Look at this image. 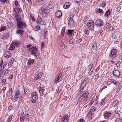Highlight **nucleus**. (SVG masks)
Masks as SVG:
<instances>
[{"mask_svg":"<svg viewBox=\"0 0 122 122\" xmlns=\"http://www.w3.org/2000/svg\"><path fill=\"white\" fill-rule=\"evenodd\" d=\"M88 20V17H85L84 19L83 20V21H84V22H85L87 21Z\"/></svg>","mask_w":122,"mask_h":122,"instance_id":"nucleus-64","label":"nucleus"},{"mask_svg":"<svg viewBox=\"0 0 122 122\" xmlns=\"http://www.w3.org/2000/svg\"><path fill=\"white\" fill-rule=\"evenodd\" d=\"M82 92L81 93H79L78 94L77 96V98H82Z\"/></svg>","mask_w":122,"mask_h":122,"instance_id":"nucleus-48","label":"nucleus"},{"mask_svg":"<svg viewBox=\"0 0 122 122\" xmlns=\"http://www.w3.org/2000/svg\"><path fill=\"white\" fill-rule=\"evenodd\" d=\"M7 89V87L6 86L4 87L3 88L1 91L0 92V93H3L5 92V91Z\"/></svg>","mask_w":122,"mask_h":122,"instance_id":"nucleus-44","label":"nucleus"},{"mask_svg":"<svg viewBox=\"0 0 122 122\" xmlns=\"http://www.w3.org/2000/svg\"><path fill=\"white\" fill-rule=\"evenodd\" d=\"M111 115V113L109 112H106L104 113L103 116L104 118L106 119L108 118Z\"/></svg>","mask_w":122,"mask_h":122,"instance_id":"nucleus-21","label":"nucleus"},{"mask_svg":"<svg viewBox=\"0 0 122 122\" xmlns=\"http://www.w3.org/2000/svg\"><path fill=\"white\" fill-rule=\"evenodd\" d=\"M89 81V80L88 78L86 77L83 80L81 84H83L84 85L86 86V85L88 83Z\"/></svg>","mask_w":122,"mask_h":122,"instance_id":"nucleus-23","label":"nucleus"},{"mask_svg":"<svg viewBox=\"0 0 122 122\" xmlns=\"http://www.w3.org/2000/svg\"><path fill=\"white\" fill-rule=\"evenodd\" d=\"M65 28L63 27L62 28V30L61 31V37H63L64 36V33L65 32Z\"/></svg>","mask_w":122,"mask_h":122,"instance_id":"nucleus-37","label":"nucleus"},{"mask_svg":"<svg viewBox=\"0 0 122 122\" xmlns=\"http://www.w3.org/2000/svg\"><path fill=\"white\" fill-rule=\"evenodd\" d=\"M44 2V0H39L38 2L40 4H42Z\"/></svg>","mask_w":122,"mask_h":122,"instance_id":"nucleus-55","label":"nucleus"},{"mask_svg":"<svg viewBox=\"0 0 122 122\" xmlns=\"http://www.w3.org/2000/svg\"><path fill=\"white\" fill-rule=\"evenodd\" d=\"M121 8V6H119V7H118L117 9V10H116L117 11V12H119L120 11V10Z\"/></svg>","mask_w":122,"mask_h":122,"instance_id":"nucleus-63","label":"nucleus"},{"mask_svg":"<svg viewBox=\"0 0 122 122\" xmlns=\"http://www.w3.org/2000/svg\"><path fill=\"white\" fill-rule=\"evenodd\" d=\"M62 15V13L59 10L57 11L56 13V16L58 18H60L61 17Z\"/></svg>","mask_w":122,"mask_h":122,"instance_id":"nucleus-29","label":"nucleus"},{"mask_svg":"<svg viewBox=\"0 0 122 122\" xmlns=\"http://www.w3.org/2000/svg\"><path fill=\"white\" fill-rule=\"evenodd\" d=\"M19 42H13L10 46V50H13L15 48V47H17L19 46Z\"/></svg>","mask_w":122,"mask_h":122,"instance_id":"nucleus-10","label":"nucleus"},{"mask_svg":"<svg viewBox=\"0 0 122 122\" xmlns=\"http://www.w3.org/2000/svg\"><path fill=\"white\" fill-rule=\"evenodd\" d=\"M114 28L112 26H110V27L109 28V29L108 30H109L110 31H112L113 30Z\"/></svg>","mask_w":122,"mask_h":122,"instance_id":"nucleus-61","label":"nucleus"},{"mask_svg":"<svg viewBox=\"0 0 122 122\" xmlns=\"http://www.w3.org/2000/svg\"><path fill=\"white\" fill-rule=\"evenodd\" d=\"M74 32V30H68L67 34L68 35V36L70 37H71L73 36Z\"/></svg>","mask_w":122,"mask_h":122,"instance_id":"nucleus-22","label":"nucleus"},{"mask_svg":"<svg viewBox=\"0 0 122 122\" xmlns=\"http://www.w3.org/2000/svg\"><path fill=\"white\" fill-rule=\"evenodd\" d=\"M70 6V4L69 2H67L64 5L63 7L65 9H68Z\"/></svg>","mask_w":122,"mask_h":122,"instance_id":"nucleus-35","label":"nucleus"},{"mask_svg":"<svg viewBox=\"0 0 122 122\" xmlns=\"http://www.w3.org/2000/svg\"><path fill=\"white\" fill-rule=\"evenodd\" d=\"M7 64V62H3V60H1L0 61V65H2V66L3 67V68H5Z\"/></svg>","mask_w":122,"mask_h":122,"instance_id":"nucleus-34","label":"nucleus"},{"mask_svg":"<svg viewBox=\"0 0 122 122\" xmlns=\"http://www.w3.org/2000/svg\"><path fill=\"white\" fill-rule=\"evenodd\" d=\"M111 11L110 9L108 10L106 12L104 15L105 16H106L107 17H108L109 16L111 15Z\"/></svg>","mask_w":122,"mask_h":122,"instance_id":"nucleus-33","label":"nucleus"},{"mask_svg":"<svg viewBox=\"0 0 122 122\" xmlns=\"http://www.w3.org/2000/svg\"><path fill=\"white\" fill-rule=\"evenodd\" d=\"M94 24V22L92 20H90L87 24V26L89 27L92 26V27H93L92 26Z\"/></svg>","mask_w":122,"mask_h":122,"instance_id":"nucleus-32","label":"nucleus"},{"mask_svg":"<svg viewBox=\"0 0 122 122\" xmlns=\"http://www.w3.org/2000/svg\"><path fill=\"white\" fill-rule=\"evenodd\" d=\"M37 23L41 25H44L45 24V22L44 20H43L40 17H38L37 19Z\"/></svg>","mask_w":122,"mask_h":122,"instance_id":"nucleus-15","label":"nucleus"},{"mask_svg":"<svg viewBox=\"0 0 122 122\" xmlns=\"http://www.w3.org/2000/svg\"><path fill=\"white\" fill-rule=\"evenodd\" d=\"M17 25L18 28L23 29V28L26 27V25L25 23L23 22L22 19L20 20H17Z\"/></svg>","mask_w":122,"mask_h":122,"instance_id":"nucleus-6","label":"nucleus"},{"mask_svg":"<svg viewBox=\"0 0 122 122\" xmlns=\"http://www.w3.org/2000/svg\"><path fill=\"white\" fill-rule=\"evenodd\" d=\"M61 120L62 122H68L69 117L68 116L66 115H64L62 117Z\"/></svg>","mask_w":122,"mask_h":122,"instance_id":"nucleus-16","label":"nucleus"},{"mask_svg":"<svg viewBox=\"0 0 122 122\" xmlns=\"http://www.w3.org/2000/svg\"><path fill=\"white\" fill-rule=\"evenodd\" d=\"M116 114H118V115H117L118 117H120L121 114V112L120 111H117Z\"/></svg>","mask_w":122,"mask_h":122,"instance_id":"nucleus-52","label":"nucleus"},{"mask_svg":"<svg viewBox=\"0 0 122 122\" xmlns=\"http://www.w3.org/2000/svg\"><path fill=\"white\" fill-rule=\"evenodd\" d=\"M119 104V101L117 100H115L113 102L112 106L113 107H115Z\"/></svg>","mask_w":122,"mask_h":122,"instance_id":"nucleus-31","label":"nucleus"},{"mask_svg":"<svg viewBox=\"0 0 122 122\" xmlns=\"http://www.w3.org/2000/svg\"><path fill=\"white\" fill-rule=\"evenodd\" d=\"M54 5V4L53 1H51L49 3L48 6V7L49 9H51L53 7Z\"/></svg>","mask_w":122,"mask_h":122,"instance_id":"nucleus-26","label":"nucleus"},{"mask_svg":"<svg viewBox=\"0 0 122 122\" xmlns=\"http://www.w3.org/2000/svg\"><path fill=\"white\" fill-rule=\"evenodd\" d=\"M98 97L99 95H98L97 96L94 95L93 97L91 102L92 104H93V105H96L98 103Z\"/></svg>","mask_w":122,"mask_h":122,"instance_id":"nucleus-9","label":"nucleus"},{"mask_svg":"<svg viewBox=\"0 0 122 122\" xmlns=\"http://www.w3.org/2000/svg\"><path fill=\"white\" fill-rule=\"evenodd\" d=\"M21 96L20 91L19 90L17 91L12 96L11 100L13 102H15L20 98Z\"/></svg>","mask_w":122,"mask_h":122,"instance_id":"nucleus-3","label":"nucleus"},{"mask_svg":"<svg viewBox=\"0 0 122 122\" xmlns=\"http://www.w3.org/2000/svg\"><path fill=\"white\" fill-rule=\"evenodd\" d=\"M96 12L97 13H100L101 14H102L104 12L100 8L98 9L97 10Z\"/></svg>","mask_w":122,"mask_h":122,"instance_id":"nucleus-38","label":"nucleus"},{"mask_svg":"<svg viewBox=\"0 0 122 122\" xmlns=\"http://www.w3.org/2000/svg\"><path fill=\"white\" fill-rule=\"evenodd\" d=\"M31 59H29L28 61L27 62V64L29 66H30L32 64L34 63V60H30Z\"/></svg>","mask_w":122,"mask_h":122,"instance_id":"nucleus-36","label":"nucleus"},{"mask_svg":"<svg viewBox=\"0 0 122 122\" xmlns=\"http://www.w3.org/2000/svg\"><path fill=\"white\" fill-rule=\"evenodd\" d=\"M9 32H6V33H4L2 36L1 38L0 39L1 41H2L4 40H6L9 37Z\"/></svg>","mask_w":122,"mask_h":122,"instance_id":"nucleus-12","label":"nucleus"},{"mask_svg":"<svg viewBox=\"0 0 122 122\" xmlns=\"http://www.w3.org/2000/svg\"><path fill=\"white\" fill-rule=\"evenodd\" d=\"M41 15L44 17L47 16V14L50 12V10L44 6H42L40 10Z\"/></svg>","mask_w":122,"mask_h":122,"instance_id":"nucleus-2","label":"nucleus"},{"mask_svg":"<svg viewBox=\"0 0 122 122\" xmlns=\"http://www.w3.org/2000/svg\"><path fill=\"white\" fill-rule=\"evenodd\" d=\"M76 101L77 102V104L80 102H83L82 98H78L77 99V100Z\"/></svg>","mask_w":122,"mask_h":122,"instance_id":"nucleus-47","label":"nucleus"},{"mask_svg":"<svg viewBox=\"0 0 122 122\" xmlns=\"http://www.w3.org/2000/svg\"><path fill=\"white\" fill-rule=\"evenodd\" d=\"M6 26H2L0 29V32L6 29Z\"/></svg>","mask_w":122,"mask_h":122,"instance_id":"nucleus-42","label":"nucleus"},{"mask_svg":"<svg viewBox=\"0 0 122 122\" xmlns=\"http://www.w3.org/2000/svg\"><path fill=\"white\" fill-rule=\"evenodd\" d=\"M85 86H86L84 85L83 84L81 83L80 86V88L79 89V91L80 92H82L84 89V87Z\"/></svg>","mask_w":122,"mask_h":122,"instance_id":"nucleus-27","label":"nucleus"},{"mask_svg":"<svg viewBox=\"0 0 122 122\" xmlns=\"http://www.w3.org/2000/svg\"><path fill=\"white\" fill-rule=\"evenodd\" d=\"M97 46L96 43H95L92 45V50L95 51L97 49Z\"/></svg>","mask_w":122,"mask_h":122,"instance_id":"nucleus-25","label":"nucleus"},{"mask_svg":"<svg viewBox=\"0 0 122 122\" xmlns=\"http://www.w3.org/2000/svg\"><path fill=\"white\" fill-rule=\"evenodd\" d=\"M10 70H9L6 69L4 70L1 73L2 75L4 76L8 74Z\"/></svg>","mask_w":122,"mask_h":122,"instance_id":"nucleus-30","label":"nucleus"},{"mask_svg":"<svg viewBox=\"0 0 122 122\" xmlns=\"http://www.w3.org/2000/svg\"><path fill=\"white\" fill-rule=\"evenodd\" d=\"M89 92L88 91H83L82 92V101L83 102H86L88 101Z\"/></svg>","mask_w":122,"mask_h":122,"instance_id":"nucleus-4","label":"nucleus"},{"mask_svg":"<svg viewBox=\"0 0 122 122\" xmlns=\"http://www.w3.org/2000/svg\"><path fill=\"white\" fill-rule=\"evenodd\" d=\"M105 103V102L104 101H101V104L100 105V106H102L104 105Z\"/></svg>","mask_w":122,"mask_h":122,"instance_id":"nucleus-62","label":"nucleus"},{"mask_svg":"<svg viewBox=\"0 0 122 122\" xmlns=\"http://www.w3.org/2000/svg\"><path fill=\"white\" fill-rule=\"evenodd\" d=\"M40 29V27L39 25L36 26L35 28V30L36 31H37L39 30Z\"/></svg>","mask_w":122,"mask_h":122,"instance_id":"nucleus-46","label":"nucleus"},{"mask_svg":"<svg viewBox=\"0 0 122 122\" xmlns=\"http://www.w3.org/2000/svg\"><path fill=\"white\" fill-rule=\"evenodd\" d=\"M99 77V75L98 74H97L95 75V77L94 80L96 81L97 80V79Z\"/></svg>","mask_w":122,"mask_h":122,"instance_id":"nucleus-45","label":"nucleus"},{"mask_svg":"<svg viewBox=\"0 0 122 122\" xmlns=\"http://www.w3.org/2000/svg\"><path fill=\"white\" fill-rule=\"evenodd\" d=\"M69 25L70 27H72L74 25V21L71 17H69L67 19Z\"/></svg>","mask_w":122,"mask_h":122,"instance_id":"nucleus-13","label":"nucleus"},{"mask_svg":"<svg viewBox=\"0 0 122 122\" xmlns=\"http://www.w3.org/2000/svg\"><path fill=\"white\" fill-rule=\"evenodd\" d=\"M106 4V2H103L101 4V6L102 7H105Z\"/></svg>","mask_w":122,"mask_h":122,"instance_id":"nucleus-58","label":"nucleus"},{"mask_svg":"<svg viewBox=\"0 0 122 122\" xmlns=\"http://www.w3.org/2000/svg\"><path fill=\"white\" fill-rule=\"evenodd\" d=\"M95 24L96 25H97L98 26L100 27L103 25V23L101 20L98 19L96 20V21Z\"/></svg>","mask_w":122,"mask_h":122,"instance_id":"nucleus-17","label":"nucleus"},{"mask_svg":"<svg viewBox=\"0 0 122 122\" xmlns=\"http://www.w3.org/2000/svg\"><path fill=\"white\" fill-rule=\"evenodd\" d=\"M32 98L34 100H37L38 98V94L37 92H34L31 94Z\"/></svg>","mask_w":122,"mask_h":122,"instance_id":"nucleus-18","label":"nucleus"},{"mask_svg":"<svg viewBox=\"0 0 122 122\" xmlns=\"http://www.w3.org/2000/svg\"><path fill=\"white\" fill-rule=\"evenodd\" d=\"M14 13H20L22 11V9L18 7L15 8H14L13 9Z\"/></svg>","mask_w":122,"mask_h":122,"instance_id":"nucleus-19","label":"nucleus"},{"mask_svg":"<svg viewBox=\"0 0 122 122\" xmlns=\"http://www.w3.org/2000/svg\"><path fill=\"white\" fill-rule=\"evenodd\" d=\"M43 74V73L42 72H41L39 73L35 77V80H37L38 79L41 78Z\"/></svg>","mask_w":122,"mask_h":122,"instance_id":"nucleus-28","label":"nucleus"},{"mask_svg":"<svg viewBox=\"0 0 122 122\" xmlns=\"http://www.w3.org/2000/svg\"><path fill=\"white\" fill-rule=\"evenodd\" d=\"M14 15L15 17V18L16 19V21H17V20H21L22 19L21 18H19L18 17L19 16V15L18 13H14Z\"/></svg>","mask_w":122,"mask_h":122,"instance_id":"nucleus-40","label":"nucleus"},{"mask_svg":"<svg viewBox=\"0 0 122 122\" xmlns=\"http://www.w3.org/2000/svg\"><path fill=\"white\" fill-rule=\"evenodd\" d=\"M62 78V75L61 73H60L59 74L58 76L56 77L55 78V82L58 83L60 81Z\"/></svg>","mask_w":122,"mask_h":122,"instance_id":"nucleus-11","label":"nucleus"},{"mask_svg":"<svg viewBox=\"0 0 122 122\" xmlns=\"http://www.w3.org/2000/svg\"><path fill=\"white\" fill-rule=\"evenodd\" d=\"M74 42V40L73 39H71L69 41V43L70 44H71Z\"/></svg>","mask_w":122,"mask_h":122,"instance_id":"nucleus-49","label":"nucleus"},{"mask_svg":"<svg viewBox=\"0 0 122 122\" xmlns=\"http://www.w3.org/2000/svg\"><path fill=\"white\" fill-rule=\"evenodd\" d=\"M122 119L118 118L114 120L115 122H122Z\"/></svg>","mask_w":122,"mask_h":122,"instance_id":"nucleus-41","label":"nucleus"},{"mask_svg":"<svg viewBox=\"0 0 122 122\" xmlns=\"http://www.w3.org/2000/svg\"><path fill=\"white\" fill-rule=\"evenodd\" d=\"M93 64H91L90 65L88 66V68H89V69H92V66H93Z\"/></svg>","mask_w":122,"mask_h":122,"instance_id":"nucleus-60","label":"nucleus"},{"mask_svg":"<svg viewBox=\"0 0 122 122\" xmlns=\"http://www.w3.org/2000/svg\"><path fill=\"white\" fill-rule=\"evenodd\" d=\"M38 90L40 93V95L42 96L44 95H46L47 93V91L46 90L44 89V88L43 87H40L38 88Z\"/></svg>","mask_w":122,"mask_h":122,"instance_id":"nucleus-8","label":"nucleus"},{"mask_svg":"<svg viewBox=\"0 0 122 122\" xmlns=\"http://www.w3.org/2000/svg\"><path fill=\"white\" fill-rule=\"evenodd\" d=\"M30 116L29 114H24V112H22L21 113L20 120L21 122H22L24 121L25 120L26 121L28 120L30 118Z\"/></svg>","mask_w":122,"mask_h":122,"instance_id":"nucleus-5","label":"nucleus"},{"mask_svg":"<svg viewBox=\"0 0 122 122\" xmlns=\"http://www.w3.org/2000/svg\"><path fill=\"white\" fill-rule=\"evenodd\" d=\"M111 26V24L109 23H108V22H106V28L107 29H109V28Z\"/></svg>","mask_w":122,"mask_h":122,"instance_id":"nucleus-43","label":"nucleus"},{"mask_svg":"<svg viewBox=\"0 0 122 122\" xmlns=\"http://www.w3.org/2000/svg\"><path fill=\"white\" fill-rule=\"evenodd\" d=\"M61 87H59L58 88V89L57 90V93L58 94L59 93H60V92L61 91Z\"/></svg>","mask_w":122,"mask_h":122,"instance_id":"nucleus-54","label":"nucleus"},{"mask_svg":"<svg viewBox=\"0 0 122 122\" xmlns=\"http://www.w3.org/2000/svg\"><path fill=\"white\" fill-rule=\"evenodd\" d=\"M113 74L115 76L119 77L120 76V72L117 70L114 71L113 72Z\"/></svg>","mask_w":122,"mask_h":122,"instance_id":"nucleus-24","label":"nucleus"},{"mask_svg":"<svg viewBox=\"0 0 122 122\" xmlns=\"http://www.w3.org/2000/svg\"><path fill=\"white\" fill-rule=\"evenodd\" d=\"M93 30L94 28L93 27L91 28L86 27V26H84L82 29V30H83L84 33L87 35L89 34L90 30L92 31Z\"/></svg>","mask_w":122,"mask_h":122,"instance_id":"nucleus-7","label":"nucleus"},{"mask_svg":"<svg viewBox=\"0 0 122 122\" xmlns=\"http://www.w3.org/2000/svg\"><path fill=\"white\" fill-rule=\"evenodd\" d=\"M13 116V114H12L10 115L9 117H8L7 120L6 122H10L12 119Z\"/></svg>","mask_w":122,"mask_h":122,"instance_id":"nucleus-39","label":"nucleus"},{"mask_svg":"<svg viewBox=\"0 0 122 122\" xmlns=\"http://www.w3.org/2000/svg\"><path fill=\"white\" fill-rule=\"evenodd\" d=\"M118 51L116 49H112L110 52L109 56L111 59L114 60L117 59L118 55Z\"/></svg>","mask_w":122,"mask_h":122,"instance_id":"nucleus-1","label":"nucleus"},{"mask_svg":"<svg viewBox=\"0 0 122 122\" xmlns=\"http://www.w3.org/2000/svg\"><path fill=\"white\" fill-rule=\"evenodd\" d=\"M112 83L114 85H117V83H118L117 82L115 81L114 80H113L112 81Z\"/></svg>","mask_w":122,"mask_h":122,"instance_id":"nucleus-57","label":"nucleus"},{"mask_svg":"<svg viewBox=\"0 0 122 122\" xmlns=\"http://www.w3.org/2000/svg\"><path fill=\"white\" fill-rule=\"evenodd\" d=\"M15 5L16 7H17L19 5L18 2L17 0L15 1Z\"/></svg>","mask_w":122,"mask_h":122,"instance_id":"nucleus-51","label":"nucleus"},{"mask_svg":"<svg viewBox=\"0 0 122 122\" xmlns=\"http://www.w3.org/2000/svg\"><path fill=\"white\" fill-rule=\"evenodd\" d=\"M121 64V62L120 61H118L117 63L116 64V66L118 67L120 66Z\"/></svg>","mask_w":122,"mask_h":122,"instance_id":"nucleus-53","label":"nucleus"},{"mask_svg":"<svg viewBox=\"0 0 122 122\" xmlns=\"http://www.w3.org/2000/svg\"><path fill=\"white\" fill-rule=\"evenodd\" d=\"M18 32L19 33L22 34L23 33L24 30H22L19 29L18 30H17Z\"/></svg>","mask_w":122,"mask_h":122,"instance_id":"nucleus-50","label":"nucleus"},{"mask_svg":"<svg viewBox=\"0 0 122 122\" xmlns=\"http://www.w3.org/2000/svg\"><path fill=\"white\" fill-rule=\"evenodd\" d=\"M9 95L10 94H12V88H10L9 89Z\"/></svg>","mask_w":122,"mask_h":122,"instance_id":"nucleus-59","label":"nucleus"},{"mask_svg":"<svg viewBox=\"0 0 122 122\" xmlns=\"http://www.w3.org/2000/svg\"><path fill=\"white\" fill-rule=\"evenodd\" d=\"M37 49L35 47L30 48L29 50V51H31V55L34 56H35V54H37Z\"/></svg>","mask_w":122,"mask_h":122,"instance_id":"nucleus-14","label":"nucleus"},{"mask_svg":"<svg viewBox=\"0 0 122 122\" xmlns=\"http://www.w3.org/2000/svg\"><path fill=\"white\" fill-rule=\"evenodd\" d=\"M112 83L111 81H107V82L106 84L107 85H108L111 84Z\"/></svg>","mask_w":122,"mask_h":122,"instance_id":"nucleus-56","label":"nucleus"},{"mask_svg":"<svg viewBox=\"0 0 122 122\" xmlns=\"http://www.w3.org/2000/svg\"><path fill=\"white\" fill-rule=\"evenodd\" d=\"M11 53L9 51H7L5 52L4 54V56L6 58H10L11 56Z\"/></svg>","mask_w":122,"mask_h":122,"instance_id":"nucleus-20","label":"nucleus"}]
</instances>
